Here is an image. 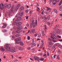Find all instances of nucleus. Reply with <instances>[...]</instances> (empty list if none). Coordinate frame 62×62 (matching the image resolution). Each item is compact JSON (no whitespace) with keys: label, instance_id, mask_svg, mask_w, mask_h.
<instances>
[{"label":"nucleus","instance_id":"obj_46","mask_svg":"<svg viewBox=\"0 0 62 62\" xmlns=\"http://www.w3.org/2000/svg\"><path fill=\"white\" fill-rule=\"evenodd\" d=\"M46 26V25H45V29H47V27Z\"/></svg>","mask_w":62,"mask_h":62},{"label":"nucleus","instance_id":"obj_5","mask_svg":"<svg viewBox=\"0 0 62 62\" xmlns=\"http://www.w3.org/2000/svg\"><path fill=\"white\" fill-rule=\"evenodd\" d=\"M31 24L32 25H33V27H35V26L36 25H37V20H36L35 24V23L33 21L32 22V23H31Z\"/></svg>","mask_w":62,"mask_h":62},{"label":"nucleus","instance_id":"obj_48","mask_svg":"<svg viewBox=\"0 0 62 62\" xmlns=\"http://www.w3.org/2000/svg\"><path fill=\"white\" fill-rule=\"evenodd\" d=\"M27 49H28V50H31V48L30 47H28L27 48Z\"/></svg>","mask_w":62,"mask_h":62},{"label":"nucleus","instance_id":"obj_60","mask_svg":"<svg viewBox=\"0 0 62 62\" xmlns=\"http://www.w3.org/2000/svg\"><path fill=\"white\" fill-rule=\"evenodd\" d=\"M42 34V35L43 36H45V34L44 33H43Z\"/></svg>","mask_w":62,"mask_h":62},{"label":"nucleus","instance_id":"obj_49","mask_svg":"<svg viewBox=\"0 0 62 62\" xmlns=\"http://www.w3.org/2000/svg\"><path fill=\"white\" fill-rule=\"evenodd\" d=\"M47 24H48L49 25H50L51 24V23L50 22H47Z\"/></svg>","mask_w":62,"mask_h":62},{"label":"nucleus","instance_id":"obj_47","mask_svg":"<svg viewBox=\"0 0 62 62\" xmlns=\"http://www.w3.org/2000/svg\"><path fill=\"white\" fill-rule=\"evenodd\" d=\"M48 39L49 41H51V39L49 38H48Z\"/></svg>","mask_w":62,"mask_h":62},{"label":"nucleus","instance_id":"obj_12","mask_svg":"<svg viewBox=\"0 0 62 62\" xmlns=\"http://www.w3.org/2000/svg\"><path fill=\"white\" fill-rule=\"evenodd\" d=\"M51 37L52 38V39L53 42H57V41L55 40H54V38H53V36H52V35H51Z\"/></svg>","mask_w":62,"mask_h":62},{"label":"nucleus","instance_id":"obj_59","mask_svg":"<svg viewBox=\"0 0 62 62\" xmlns=\"http://www.w3.org/2000/svg\"><path fill=\"white\" fill-rule=\"evenodd\" d=\"M40 40L39 38H38L37 39V41H38V40Z\"/></svg>","mask_w":62,"mask_h":62},{"label":"nucleus","instance_id":"obj_61","mask_svg":"<svg viewBox=\"0 0 62 62\" xmlns=\"http://www.w3.org/2000/svg\"><path fill=\"white\" fill-rule=\"evenodd\" d=\"M30 60H32V61H33L34 60H33V59H31V58H30Z\"/></svg>","mask_w":62,"mask_h":62},{"label":"nucleus","instance_id":"obj_30","mask_svg":"<svg viewBox=\"0 0 62 62\" xmlns=\"http://www.w3.org/2000/svg\"><path fill=\"white\" fill-rule=\"evenodd\" d=\"M35 32V29H33L32 30V33H34Z\"/></svg>","mask_w":62,"mask_h":62},{"label":"nucleus","instance_id":"obj_23","mask_svg":"<svg viewBox=\"0 0 62 62\" xmlns=\"http://www.w3.org/2000/svg\"><path fill=\"white\" fill-rule=\"evenodd\" d=\"M20 44L21 46H23V42H20Z\"/></svg>","mask_w":62,"mask_h":62},{"label":"nucleus","instance_id":"obj_58","mask_svg":"<svg viewBox=\"0 0 62 62\" xmlns=\"http://www.w3.org/2000/svg\"><path fill=\"white\" fill-rule=\"evenodd\" d=\"M41 10H42V12H44V10L42 9H41Z\"/></svg>","mask_w":62,"mask_h":62},{"label":"nucleus","instance_id":"obj_51","mask_svg":"<svg viewBox=\"0 0 62 62\" xmlns=\"http://www.w3.org/2000/svg\"><path fill=\"white\" fill-rule=\"evenodd\" d=\"M46 56V54H44L43 56Z\"/></svg>","mask_w":62,"mask_h":62},{"label":"nucleus","instance_id":"obj_17","mask_svg":"<svg viewBox=\"0 0 62 62\" xmlns=\"http://www.w3.org/2000/svg\"><path fill=\"white\" fill-rule=\"evenodd\" d=\"M0 50H1V51H2L3 52H4V51H5V49H4V48H1Z\"/></svg>","mask_w":62,"mask_h":62},{"label":"nucleus","instance_id":"obj_26","mask_svg":"<svg viewBox=\"0 0 62 62\" xmlns=\"http://www.w3.org/2000/svg\"><path fill=\"white\" fill-rule=\"evenodd\" d=\"M41 34H38V38H40V37H41Z\"/></svg>","mask_w":62,"mask_h":62},{"label":"nucleus","instance_id":"obj_42","mask_svg":"<svg viewBox=\"0 0 62 62\" xmlns=\"http://www.w3.org/2000/svg\"><path fill=\"white\" fill-rule=\"evenodd\" d=\"M41 42L42 43H41V44H43V40H42Z\"/></svg>","mask_w":62,"mask_h":62},{"label":"nucleus","instance_id":"obj_62","mask_svg":"<svg viewBox=\"0 0 62 62\" xmlns=\"http://www.w3.org/2000/svg\"><path fill=\"white\" fill-rule=\"evenodd\" d=\"M42 34H44V31H42Z\"/></svg>","mask_w":62,"mask_h":62},{"label":"nucleus","instance_id":"obj_45","mask_svg":"<svg viewBox=\"0 0 62 62\" xmlns=\"http://www.w3.org/2000/svg\"><path fill=\"white\" fill-rule=\"evenodd\" d=\"M57 37L58 38H61V36H60L59 35H57Z\"/></svg>","mask_w":62,"mask_h":62},{"label":"nucleus","instance_id":"obj_25","mask_svg":"<svg viewBox=\"0 0 62 62\" xmlns=\"http://www.w3.org/2000/svg\"><path fill=\"white\" fill-rule=\"evenodd\" d=\"M19 36H20L19 34H17L16 35H15V36L16 37H19Z\"/></svg>","mask_w":62,"mask_h":62},{"label":"nucleus","instance_id":"obj_40","mask_svg":"<svg viewBox=\"0 0 62 62\" xmlns=\"http://www.w3.org/2000/svg\"><path fill=\"white\" fill-rule=\"evenodd\" d=\"M35 41H34V39H33L32 41V43H34Z\"/></svg>","mask_w":62,"mask_h":62},{"label":"nucleus","instance_id":"obj_34","mask_svg":"<svg viewBox=\"0 0 62 62\" xmlns=\"http://www.w3.org/2000/svg\"><path fill=\"white\" fill-rule=\"evenodd\" d=\"M37 60L38 61H39L40 60V59H39L38 57H37Z\"/></svg>","mask_w":62,"mask_h":62},{"label":"nucleus","instance_id":"obj_37","mask_svg":"<svg viewBox=\"0 0 62 62\" xmlns=\"http://www.w3.org/2000/svg\"><path fill=\"white\" fill-rule=\"evenodd\" d=\"M3 32H7V30H3Z\"/></svg>","mask_w":62,"mask_h":62},{"label":"nucleus","instance_id":"obj_38","mask_svg":"<svg viewBox=\"0 0 62 62\" xmlns=\"http://www.w3.org/2000/svg\"><path fill=\"white\" fill-rule=\"evenodd\" d=\"M45 13L46 14H49V12H45Z\"/></svg>","mask_w":62,"mask_h":62},{"label":"nucleus","instance_id":"obj_41","mask_svg":"<svg viewBox=\"0 0 62 62\" xmlns=\"http://www.w3.org/2000/svg\"><path fill=\"white\" fill-rule=\"evenodd\" d=\"M58 46L59 48H62V46H61L60 45H59Z\"/></svg>","mask_w":62,"mask_h":62},{"label":"nucleus","instance_id":"obj_32","mask_svg":"<svg viewBox=\"0 0 62 62\" xmlns=\"http://www.w3.org/2000/svg\"><path fill=\"white\" fill-rule=\"evenodd\" d=\"M52 42H49V45H52Z\"/></svg>","mask_w":62,"mask_h":62},{"label":"nucleus","instance_id":"obj_18","mask_svg":"<svg viewBox=\"0 0 62 62\" xmlns=\"http://www.w3.org/2000/svg\"><path fill=\"white\" fill-rule=\"evenodd\" d=\"M21 32H22V31L21 30H18L16 31V33H20Z\"/></svg>","mask_w":62,"mask_h":62},{"label":"nucleus","instance_id":"obj_3","mask_svg":"<svg viewBox=\"0 0 62 62\" xmlns=\"http://www.w3.org/2000/svg\"><path fill=\"white\" fill-rule=\"evenodd\" d=\"M7 8L8 9L10 8H11V5L10 4H8L7 5V3L5 4L4 5V8Z\"/></svg>","mask_w":62,"mask_h":62},{"label":"nucleus","instance_id":"obj_24","mask_svg":"<svg viewBox=\"0 0 62 62\" xmlns=\"http://www.w3.org/2000/svg\"><path fill=\"white\" fill-rule=\"evenodd\" d=\"M47 9H46V11H48V10H51V9L48 8V7H47Z\"/></svg>","mask_w":62,"mask_h":62},{"label":"nucleus","instance_id":"obj_6","mask_svg":"<svg viewBox=\"0 0 62 62\" xmlns=\"http://www.w3.org/2000/svg\"><path fill=\"white\" fill-rule=\"evenodd\" d=\"M21 38L19 37L18 38V39L16 41L17 43L18 44L20 43V42L21 41Z\"/></svg>","mask_w":62,"mask_h":62},{"label":"nucleus","instance_id":"obj_28","mask_svg":"<svg viewBox=\"0 0 62 62\" xmlns=\"http://www.w3.org/2000/svg\"><path fill=\"white\" fill-rule=\"evenodd\" d=\"M34 58L35 59V60H37V57L36 56H34Z\"/></svg>","mask_w":62,"mask_h":62},{"label":"nucleus","instance_id":"obj_7","mask_svg":"<svg viewBox=\"0 0 62 62\" xmlns=\"http://www.w3.org/2000/svg\"><path fill=\"white\" fill-rule=\"evenodd\" d=\"M2 24L3 25V26H2V27L3 28H5V27H6L7 26V24L6 23H4L1 24V25Z\"/></svg>","mask_w":62,"mask_h":62},{"label":"nucleus","instance_id":"obj_16","mask_svg":"<svg viewBox=\"0 0 62 62\" xmlns=\"http://www.w3.org/2000/svg\"><path fill=\"white\" fill-rule=\"evenodd\" d=\"M23 9H24V7L23 6L21 7L20 8V10L21 11H23Z\"/></svg>","mask_w":62,"mask_h":62},{"label":"nucleus","instance_id":"obj_2","mask_svg":"<svg viewBox=\"0 0 62 62\" xmlns=\"http://www.w3.org/2000/svg\"><path fill=\"white\" fill-rule=\"evenodd\" d=\"M5 46L6 47H5V49H6V50L8 51H9V50L10 49V47H9V44H5Z\"/></svg>","mask_w":62,"mask_h":62},{"label":"nucleus","instance_id":"obj_20","mask_svg":"<svg viewBox=\"0 0 62 62\" xmlns=\"http://www.w3.org/2000/svg\"><path fill=\"white\" fill-rule=\"evenodd\" d=\"M50 15H48L47 16V20H49L50 19Z\"/></svg>","mask_w":62,"mask_h":62},{"label":"nucleus","instance_id":"obj_50","mask_svg":"<svg viewBox=\"0 0 62 62\" xmlns=\"http://www.w3.org/2000/svg\"><path fill=\"white\" fill-rule=\"evenodd\" d=\"M15 32H16V31H13L12 33L13 34H14L15 33Z\"/></svg>","mask_w":62,"mask_h":62},{"label":"nucleus","instance_id":"obj_14","mask_svg":"<svg viewBox=\"0 0 62 62\" xmlns=\"http://www.w3.org/2000/svg\"><path fill=\"white\" fill-rule=\"evenodd\" d=\"M53 5H55V4L56 3V0H54L53 1Z\"/></svg>","mask_w":62,"mask_h":62},{"label":"nucleus","instance_id":"obj_10","mask_svg":"<svg viewBox=\"0 0 62 62\" xmlns=\"http://www.w3.org/2000/svg\"><path fill=\"white\" fill-rule=\"evenodd\" d=\"M20 4H19L17 5V6L16 7V11H17L18 9L19 8V7H20Z\"/></svg>","mask_w":62,"mask_h":62},{"label":"nucleus","instance_id":"obj_9","mask_svg":"<svg viewBox=\"0 0 62 62\" xmlns=\"http://www.w3.org/2000/svg\"><path fill=\"white\" fill-rule=\"evenodd\" d=\"M0 9L2 10V9H3V8H4V5L2 4H1L0 5Z\"/></svg>","mask_w":62,"mask_h":62},{"label":"nucleus","instance_id":"obj_19","mask_svg":"<svg viewBox=\"0 0 62 62\" xmlns=\"http://www.w3.org/2000/svg\"><path fill=\"white\" fill-rule=\"evenodd\" d=\"M53 38H54V39H57V37L55 36L54 34H53Z\"/></svg>","mask_w":62,"mask_h":62},{"label":"nucleus","instance_id":"obj_13","mask_svg":"<svg viewBox=\"0 0 62 62\" xmlns=\"http://www.w3.org/2000/svg\"><path fill=\"white\" fill-rule=\"evenodd\" d=\"M57 32L58 34H61V33H62V31H60V30L59 29H58Z\"/></svg>","mask_w":62,"mask_h":62},{"label":"nucleus","instance_id":"obj_22","mask_svg":"<svg viewBox=\"0 0 62 62\" xmlns=\"http://www.w3.org/2000/svg\"><path fill=\"white\" fill-rule=\"evenodd\" d=\"M44 60V59L43 58H40V61H43V60Z\"/></svg>","mask_w":62,"mask_h":62},{"label":"nucleus","instance_id":"obj_27","mask_svg":"<svg viewBox=\"0 0 62 62\" xmlns=\"http://www.w3.org/2000/svg\"><path fill=\"white\" fill-rule=\"evenodd\" d=\"M59 9L60 10H62V6H61L59 8Z\"/></svg>","mask_w":62,"mask_h":62},{"label":"nucleus","instance_id":"obj_11","mask_svg":"<svg viewBox=\"0 0 62 62\" xmlns=\"http://www.w3.org/2000/svg\"><path fill=\"white\" fill-rule=\"evenodd\" d=\"M23 28L21 26H18L17 27V29L18 30H21V29H22Z\"/></svg>","mask_w":62,"mask_h":62},{"label":"nucleus","instance_id":"obj_36","mask_svg":"<svg viewBox=\"0 0 62 62\" xmlns=\"http://www.w3.org/2000/svg\"><path fill=\"white\" fill-rule=\"evenodd\" d=\"M29 11V10H25V12L26 13H28V12Z\"/></svg>","mask_w":62,"mask_h":62},{"label":"nucleus","instance_id":"obj_53","mask_svg":"<svg viewBox=\"0 0 62 62\" xmlns=\"http://www.w3.org/2000/svg\"><path fill=\"white\" fill-rule=\"evenodd\" d=\"M12 38L13 39H15V36H13L12 37Z\"/></svg>","mask_w":62,"mask_h":62},{"label":"nucleus","instance_id":"obj_31","mask_svg":"<svg viewBox=\"0 0 62 62\" xmlns=\"http://www.w3.org/2000/svg\"><path fill=\"white\" fill-rule=\"evenodd\" d=\"M62 0H61V1L60 2V3L59 4V6H60V5L61 4H62Z\"/></svg>","mask_w":62,"mask_h":62},{"label":"nucleus","instance_id":"obj_63","mask_svg":"<svg viewBox=\"0 0 62 62\" xmlns=\"http://www.w3.org/2000/svg\"><path fill=\"white\" fill-rule=\"evenodd\" d=\"M56 1L57 2H58L59 1V0H56Z\"/></svg>","mask_w":62,"mask_h":62},{"label":"nucleus","instance_id":"obj_4","mask_svg":"<svg viewBox=\"0 0 62 62\" xmlns=\"http://www.w3.org/2000/svg\"><path fill=\"white\" fill-rule=\"evenodd\" d=\"M13 8H11V10H10L9 12L8 15H9V16H12V14L11 15V14L13 12Z\"/></svg>","mask_w":62,"mask_h":62},{"label":"nucleus","instance_id":"obj_52","mask_svg":"<svg viewBox=\"0 0 62 62\" xmlns=\"http://www.w3.org/2000/svg\"><path fill=\"white\" fill-rule=\"evenodd\" d=\"M32 12H33V11H31L30 12V14L32 13Z\"/></svg>","mask_w":62,"mask_h":62},{"label":"nucleus","instance_id":"obj_35","mask_svg":"<svg viewBox=\"0 0 62 62\" xmlns=\"http://www.w3.org/2000/svg\"><path fill=\"white\" fill-rule=\"evenodd\" d=\"M38 34H34V37H37V36H38Z\"/></svg>","mask_w":62,"mask_h":62},{"label":"nucleus","instance_id":"obj_8","mask_svg":"<svg viewBox=\"0 0 62 62\" xmlns=\"http://www.w3.org/2000/svg\"><path fill=\"white\" fill-rule=\"evenodd\" d=\"M18 15L19 16H22L23 15V12H20L19 13Z\"/></svg>","mask_w":62,"mask_h":62},{"label":"nucleus","instance_id":"obj_15","mask_svg":"<svg viewBox=\"0 0 62 62\" xmlns=\"http://www.w3.org/2000/svg\"><path fill=\"white\" fill-rule=\"evenodd\" d=\"M9 51V52H10L11 53H14L15 52V50H14L13 49H11V50H10L9 49V51Z\"/></svg>","mask_w":62,"mask_h":62},{"label":"nucleus","instance_id":"obj_29","mask_svg":"<svg viewBox=\"0 0 62 62\" xmlns=\"http://www.w3.org/2000/svg\"><path fill=\"white\" fill-rule=\"evenodd\" d=\"M57 52L58 53H59V54H60V53H61V51L59 50H58Z\"/></svg>","mask_w":62,"mask_h":62},{"label":"nucleus","instance_id":"obj_1","mask_svg":"<svg viewBox=\"0 0 62 62\" xmlns=\"http://www.w3.org/2000/svg\"><path fill=\"white\" fill-rule=\"evenodd\" d=\"M17 16H18L17 15H16L15 16V18H17V19L15 21V23H16V25L17 26H19L22 24V23H21V22H19V21L21 20L22 19V17H17Z\"/></svg>","mask_w":62,"mask_h":62},{"label":"nucleus","instance_id":"obj_56","mask_svg":"<svg viewBox=\"0 0 62 62\" xmlns=\"http://www.w3.org/2000/svg\"><path fill=\"white\" fill-rule=\"evenodd\" d=\"M55 45H54L53 46V48H54H54H55Z\"/></svg>","mask_w":62,"mask_h":62},{"label":"nucleus","instance_id":"obj_39","mask_svg":"<svg viewBox=\"0 0 62 62\" xmlns=\"http://www.w3.org/2000/svg\"><path fill=\"white\" fill-rule=\"evenodd\" d=\"M59 56V55H57V59H59V58L58 57Z\"/></svg>","mask_w":62,"mask_h":62},{"label":"nucleus","instance_id":"obj_44","mask_svg":"<svg viewBox=\"0 0 62 62\" xmlns=\"http://www.w3.org/2000/svg\"><path fill=\"white\" fill-rule=\"evenodd\" d=\"M32 45H33V46H35L36 45V44H32Z\"/></svg>","mask_w":62,"mask_h":62},{"label":"nucleus","instance_id":"obj_33","mask_svg":"<svg viewBox=\"0 0 62 62\" xmlns=\"http://www.w3.org/2000/svg\"><path fill=\"white\" fill-rule=\"evenodd\" d=\"M57 55H56V54L54 55V59L55 58V56H57Z\"/></svg>","mask_w":62,"mask_h":62},{"label":"nucleus","instance_id":"obj_64","mask_svg":"<svg viewBox=\"0 0 62 62\" xmlns=\"http://www.w3.org/2000/svg\"><path fill=\"white\" fill-rule=\"evenodd\" d=\"M60 15L61 16H62V14H60Z\"/></svg>","mask_w":62,"mask_h":62},{"label":"nucleus","instance_id":"obj_21","mask_svg":"<svg viewBox=\"0 0 62 62\" xmlns=\"http://www.w3.org/2000/svg\"><path fill=\"white\" fill-rule=\"evenodd\" d=\"M54 11L56 13H57V10L55 9H54Z\"/></svg>","mask_w":62,"mask_h":62},{"label":"nucleus","instance_id":"obj_55","mask_svg":"<svg viewBox=\"0 0 62 62\" xmlns=\"http://www.w3.org/2000/svg\"><path fill=\"white\" fill-rule=\"evenodd\" d=\"M26 19L27 20V19H28V16H27V17H26Z\"/></svg>","mask_w":62,"mask_h":62},{"label":"nucleus","instance_id":"obj_57","mask_svg":"<svg viewBox=\"0 0 62 62\" xmlns=\"http://www.w3.org/2000/svg\"><path fill=\"white\" fill-rule=\"evenodd\" d=\"M32 51H35V48H33V49H32Z\"/></svg>","mask_w":62,"mask_h":62},{"label":"nucleus","instance_id":"obj_54","mask_svg":"<svg viewBox=\"0 0 62 62\" xmlns=\"http://www.w3.org/2000/svg\"><path fill=\"white\" fill-rule=\"evenodd\" d=\"M59 40L60 41H62V39H60Z\"/></svg>","mask_w":62,"mask_h":62},{"label":"nucleus","instance_id":"obj_43","mask_svg":"<svg viewBox=\"0 0 62 62\" xmlns=\"http://www.w3.org/2000/svg\"><path fill=\"white\" fill-rule=\"evenodd\" d=\"M27 39L28 40H30V36H29L28 37Z\"/></svg>","mask_w":62,"mask_h":62}]
</instances>
